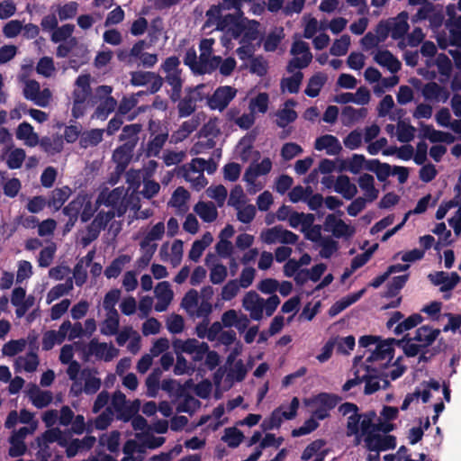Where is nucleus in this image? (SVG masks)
<instances>
[{
	"label": "nucleus",
	"mask_w": 461,
	"mask_h": 461,
	"mask_svg": "<svg viewBox=\"0 0 461 461\" xmlns=\"http://www.w3.org/2000/svg\"><path fill=\"white\" fill-rule=\"evenodd\" d=\"M240 285L237 279L228 281L221 289V298L224 301L232 300L240 291Z\"/></svg>",
	"instance_id": "obj_58"
},
{
	"label": "nucleus",
	"mask_w": 461,
	"mask_h": 461,
	"mask_svg": "<svg viewBox=\"0 0 461 461\" xmlns=\"http://www.w3.org/2000/svg\"><path fill=\"white\" fill-rule=\"evenodd\" d=\"M134 149V142L126 141L114 149L113 160L117 164L118 168L122 170L130 164Z\"/></svg>",
	"instance_id": "obj_7"
},
{
	"label": "nucleus",
	"mask_w": 461,
	"mask_h": 461,
	"mask_svg": "<svg viewBox=\"0 0 461 461\" xmlns=\"http://www.w3.org/2000/svg\"><path fill=\"white\" fill-rule=\"evenodd\" d=\"M326 441L324 439H316L310 443L303 451L301 456L302 461H308L313 456H317L321 450V448L325 446Z\"/></svg>",
	"instance_id": "obj_44"
},
{
	"label": "nucleus",
	"mask_w": 461,
	"mask_h": 461,
	"mask_svg": "<svg viewBox=\"0 0 461 461\" xmlns=\"http://www.w3.org/2000/svg\"><path fill=\"white\" fill-rule=\"evenodd\" d=\"M88 61V50L84 44L78 42L71 50V58L69 59V67L77 70L80 66Z\"/></svg>",
	"instance_id": "obj_16"
},
{
	"label": "nucleus",
	"mask_w": 461,
	"mask_h": 461,
	"mask_svg": "<svg viewBox=\"0 0 461 461\" xmlns=\"http://www.w3.org/2000/svg\"><path fill=\"white\" fill-rule=\"evenodd\" d=\"M366 162V158L362 154H354L349 160L348 167H346L344 166L345 162H342V165L339 170H348L352 174H358L360 170L364 167Z\"/></svg>",
	"instance_id": "obj_48"
},
{
	"label": "nucleus",
	"mask_w": 461,
	"mask_h": 461,
	"mask_svg": "<svg viewBox=\"0 0 461 461\" xmlns=\"http://www.w3.org/2000/svg\"><path fill=\"white\" fill-rule=\"evenodd\" d=\"M302 152L303 149L300 145L294 142H288L282 147L281 156L285 160H291Z\"/></svg>",
	"instance_id": "obj_62"
},
{
	"label": "nucleus",
	"mask_w": 461,
	"mask_h": 461,
	"mask_svg": "<svg viewBox=\"0 0 461 461\" xmlns=\"http://www.w3.org/2000/svg\"><path fill=\"white\" fill-rule=\"evenodd\" d=\"M377 419L376 411L374 410L367 411L361 413V420L359 422L360 437H368L376 432L375 420Z\"/></svg>",
	"instance_id": "obj_13"
},
{
	"label": "nucleus",
	"mask_w": 461,
	"mask_h": 461,
	"mask_svg": "<svg viewBox=\"0 0 461 461\" xmlns=\"http://www.w3.org/2000/svg\"><path fill=\"white\" fill-rule=\"evenodd\" d=\"M303 77V73L301 71H297L292 77L283 78L281 81V87H286L290 94H297L299 92Z\"/></svg>",
	"instance_id": "obj_37"
},
{
	"label": "nucleus",
	"mask_w": 461,
	"mask_h": 461,
	"mask_svg": "<svg viewBox=\"0 0 461 461\" xmlns=\"http://www.w3.org/2000/svg\"><path fill=\"white\" fill-rule=\"evenodd\" d=\"M73 289V280L71 277L68 278L65 283L58 284L53 286L48 293V302L50 303L59 297L67 294L70 290Z\"/></svg>",
	"instance_id": "obj_29"
},
{
	"label": "nucleus",
	"mask_w": 461,
	"mask_h": 461,
	"mask_svg": "<svg viewBox=\"0 0 461 461\" xmlns=\"http://www.w3.org/2000/svg\"><path fill=\"white\" fill-rule=\"evenodd\" d=\"M206 192L209 197L217 202L219 207H221L224 204L228 195L227 189L224 185H218L215 186H210Z\"/></svg>",
	"instance_id": "obj_49"
},
{
	"label": "nucleus",
	"mask_w": 461,
	"mask_h": 461,
	"mask_svg": "<svg viewBox=\"0 0 461 461\" xmlns=\"http://www.w3.org/2000/svg\"><path fill=\"white\" fill-rule=\"evenodd\" d=\"M74 29L75 25L70 23L64 24L61 27H57L51 34V41L55 43L61 41L66 42L70 38H73L71 35Z\"/></svg>",
	"instance_id": "obj_35"
},
{
	"label": "nucleus",
	"mask_w": 461,
	"mask_h": 461,
	"mask_svg": "<svg viewBox=\"0 0 461 461\" xmlns=\"http://www.w3.org/2000/svg\"><path fill=\"white\" fill-rule=\"evenodd\" d=\"M241 167L235 162H230L223 167V176L226 180L235 182L240 176Z\"/></svg>",
	"instance_id": "obj_60"
},
{
	"label": "nucleus",
	"mask_w": 461,
	"mask_h": 461,
	"mask_svg": "<svg viewBox=\"0 0 461 461\" xmlns=\"http://www.w3.org/2000/svg\"><path fill=\"white\" fill-rule=\"evenodd\" d=\"M318 427L319 422L313 417H312L306 420L301 427L293 429L292 436L300 437L310 434L311 432L314 431Z\"/></svg>",
	"instance_id": "obj_56"
},
{
	"label": "nucleus",
	"mask_w": 461,
	"mask_h": 461,
	"mask_svg": "<svg viewBox=\"0 0 461 461\" xmlns=\"http://www.w3.org/2000/svg\"><path fill=\"white\" fill-rule=\"evenodd\" d=\"M283 419L284 417L282 416L279 409H276L268 419L264 420L261 423V428L265 431L278 429L283 422Z\"/></svg>",
	"instance_id": "obj_52"
},
{
	"label": "nucleus",
	"mask_w": 461,
	"mask_h": 461,
	"mask_svg": "<svg viewBox=\"0 0 461 461\" xmlns=\"http://www.w3.org/2000/svg\"><path fill=\"white\" fill-rule=\"evenodd\" d=\"M165 232V225L162 221L156 223L151 230L147 233L144 239L140 241V246L141 249H146L150 246V242L159 240L162 239Z\"/></svg>",
	"instance_id": "obj_25"
},
{
	"label": "nucleus",
	"mask_w": 461,
	"mask_h": 461,
	"mask_svg": "<svg viewBox=\"0 0 461 461\" xmlns=\"http://www.w3.org/2000/svg\"><path fill=\"white\" fill-rule=\"evenodd\" d=\"M191 169L193 172H206L211 175L213 174L217 169V164L212 158L205 160L202 158H196L192 160Z\"/></svg>",
	"instance_id": "obj_31"
},
{
	"label": "nucleus",
	"mask_w": 461,
	"mask_h": 461,
	"mask_svg": "<svg viewBox=\"0 0 461 461\" xmlns=\"http://www.w3.org/2000/svg\"><path fill=\"white\" fill-rule=\"evenodd\" d=\"M131 258L127 255H121L114 258L111 264L106 267L104 275L107 278H116L122 272L123 266L130 262Z\"/></svg>",
	"instance_id": "obj_21"
},
{
	"label": "nucleus",
	"mask_w": 461,
	"mask_h": 461,
	"mask_svg": "<svg viewBox=\"0 0 461 461\" xmlns=\"http://www.w3.org/2000/svg\"><path fill=\"white\" fill-rule=\"evenodd\" d=\"M113 421V411L106 408L95 420V426L99 430L106 429Z\"/></svg>",
	"instance_id": "obj_64"
},
{
	"label": "nucleus",
	"mask_w": 461,
	"mask_h": 461,
	"mask_svg": "<svg viewBox=\"0 0 461 461\" xmlns=\"http://www.w3.org/2000/svg\"><path fill=\"white\" fill-rule=\"evenodd\" d=\"M342 398L337 394L330 393H320L311 398L304 399L306 406H321L329 411L334 409Z\"/></svg>",
	"instance_id": "obj_6"
},
{
	"label": "nucleus",
	"mask_w": 461,
	"mask_h": 461,
	"mask_svg": "<svg viewBox=\"0 0 461 461\" xmlns=\"http://www.w3.org/2000/svg\"><path fill=\"white\" fill-rule=\"evenodd\" d=\"M321 247L320 256L323 258H330L339 249V244L331 237H324L319 243Z\"/></svg>",
	"instance_id": "obj_45"
},
{
	"label": "nucleus",
	"mask_w": 461,
	"mask_h": 461,
	"mask_svg": "<svg viewBox=\"0 0 461 461\" xmlns=\"http://www.w3.org/2000/svg\"><path fill=\"white\" fill-rule=\"evenodd\" d=\"M424 318L420 313H412L408 318L399 322L394 328L395 335H400L404 331L410 330L423 321Z\"/></svg>",
	"instance_id": "obj_24"
},
{
	"label": "nucleus",
	"mask_w": 461,
	"mask_h": 461,
	"mask_svg": "<svg viewBox=\"0 0 461 461\" xmlns=\"http://www.w3.org/2000/svg\"><path fill=\"white\" fill-rule=\"evenodd\" d=\"M190 198L189 192L183 186H178L173 193L171 204L174 207L181 208Z\"/></svg>",
	"instance_id": "obj_57"
},
{
	"label": "nucleus",
	"mask_w": 461,
	"mask_h": 461,
	"mask_svg": "<svg viewBox=\"0 0 461 461\" xmlns=\"http://www.w3.org/2000/svg\"><path fill=\"white\" fill-rule=\"evenodd\" d=\"M104 132V130L103 129H92L83 132L79 139L80 147L86 149L90 146H97L103 140Z\"/></svg>",
	"instance_id": "obj_19"
},
{
	"label": "nucleus",
	"mask_w": 461,
	"mask_h": 461,
	"mask_svg": "<svg viewBox=\"0 0 461 461\" xmlns=\"http://www.w3.org/2000/svg\"><path fill=\"white\" fill-rule=\"evenodd\" d=\"M367 109L365 107L356 109L353 106L347 105L341 112V122L345 126H350L353 123L366 118Z\"/></svg>",
	"instance_id": "obj_11"
},
{
	"label": "nucleus",
	"mask_w": 461,
	"mask_h": 461,
	"mask_svg": "<svg viewBox=\"0 0 461 461\" xmlns=\"http://www.w3.org/2000/svg\"><path fill=\"white\" fill-rule=\"evenodd\" d=\"M194 211L204 222H212L218 216L216 206L212 202L200 201L194 205Z\"/></svg>",
	"instance_id": "obj_15"
},
{
	"label": "nucleus",
	"mask_w": 461,
	"mask_h": 461,
	"mask_svg": "<svg viewBox=\"0 0 461 461\" xmlns=\"http://www.w3.org/2000/svg\"><path fill=\"white\" fill-rule=\"evenodd\" d=\"M167 137L168 133L164 132L156 135L151 140H149L146 151L147 157H158L165 142L167 141Z\"/></svg>",
	"instance_id": "obj_27"
},
{
	"label": "nucleus",
	"mask_w": 461,
	"mask_h": 461,
	"mask_svg": "<svg viewBox=\"0 0 461 461\" xmlns=\"http://www.w3.org/2000/svg\"><path fill=\"white\" fill-rule=\"evenodd\" d=\"M141 128L142 126L140 123L125 125L119 136V140L134 142V147H136L139 141L138 134L140 132Z\"/></svg>",
	"instance_id": "obj_30"
},
{
	"label": "nucleus",
	"mask_w": 461,
	"mask_h": 461,
	"mask_svg": "<svg viewBox=\"0 0 461 461\" xmlns=\"http://www.w3.org/2000/svg\"><path fill=\"white\" fill-rule=\"evenodd\" d=\"M116 104L117 102L113 96H106L95 108L92 118L100 119L102 121L106 120L108 115L114 111Z\"/></svg>",
	"instance_id": "obj_18"
},
{
	"label": "nucleus",
	"mask_w": 461,
	"mask_h": 461,
	"mask_svg": "<svg viewBox=\"0 0 461 461\" xmlns=\"http://www.w3.org/2000/svg\"><path fill=\"white\" fill-rule=\"evenodd\" d=\"M237 90L230 86L218 87L208 99V105L212 110L223 111L236 96Z\"/></svg>",
	"instance_id": "obj_2"
},
{
	"label": "nucleus",
	"mask_w": 461,
	"mask_h": 461,
	"mask_svg": "<svg viewBox=\"0 0 461 461\" xmlns=\"http://www.w3.org/2000/svg\"><path fill=\"white\" fill-rule=\"evenodd\" d=\"M161 370L159 368H154L152 372L146 378V386L148 395L149 397H155L159 388V379L161 376Z\"/></svg>",
	"instance_id": "obj_36"
},
{
	"label": "nucleus",
	"mask_w": 461,
	"mask_h": 461,
	"mask_svg": "<svg viewBox=\"0 0 461 461\" xmlns=\"http://www.w3.org/2000/svg\"><path fill=\"white\" fill-rule=\"evenodd\" d=\"M244 434L235 427L226 428L221 440L226 442L231 448L238 447L244 439Z\"/></svg>",
	"instance_id": "obj_23"
},
{
	"label": "nucleus",
	"mask_w": 461,
	"mask_h": 461,
	"mask_svg": "<svg viewBox=\"0 0 461 461\" xmlns=\"http://www.w3.org/2000/svg\"><path fill=\"white\" fill-rule=\"evenodd\" d=\"M387 339L391 347L396 345L401 348L407 357H414L419 355V348L416 344H407L405 343V339H397L394 338H389Z\"/></svg>",
	"instance_id": "obj_41"
},
{
	"label": "nucleus",
	"mask_w": 461,
	"mask_h": 461,
	"mask_svg": "<svg viewBox=\"0 0 461 461\" xmlns=\"http://www.w3.org/2000/svg\"><path fill=\"white\" fill-rule=\"evenodd\" d=\"M119 350L113 345L108 346L105 342H99L97 339H93L88 344L86 357L95 356L98 359H104L108 362L117 357Z\"/></svg>",
	"instance_id": "obj_4"
},
{
	"label": "nucleus",
	"mask_w": 461,
	"mask_h": 461,
	"mask_svg": "<svg viewBox=\"0 0 461 461\" xmlns=\"http://www.w3.org/2000/svg\"><path fill=\"white\" fill-rule=\"evenodd\" d=\"M200 100H202L201 97L186 95L177 104L179 117L183 118L191 115L195 110V103Z\"/></svg>",
	"instance_id": "obj_22"
},
{
	"label": "nucleus",
	"mask_w": 461,
	"mask_h": 461,
	"mask_svg": "<svg viewBox=\"0 0 461 461\" xmlns=\"http://www.w3.org/2000/svg\"><path fill=\"white\" fill-rule=\"evenodd\" d=\"M282 230V225H276L272 228L266 229L261 232L260 238L262 241L266 244H275L276 242H279Z\"/></svg>",
	"instance_id": "obj_42"
},
{
	"label": "nucleus",
	"mask_w": 461,
	"mask_h": 461,
	"mask_svg": "<svg viewBox=\"0 0 461 461\" xmlns=\"http://www.w3.org/2000/svg\"><path fill=\"white\" fill-rule=\"evenodd\" d=\"M242 306L250 312L253 321H261L263 318L265 299L255 291L248 292L242 300Z\"/></svg>",
	"instance_id": "obj_3"
},
{
	"label": "nucleus",
	"mask_w": 461,
	"mask_h": 461,
	"mask_svg": "<svg viewBox=\"0 0 461 461\" xmlns=\"http://www.w3.org/2000/svg\"><path fill=\"white\" fill-rule=\"evenodd\" d=\"M236 210L238 211L237 219L242 223H250L256 216V207L253 204H247Z\"/></svg>",
	"instance_id": "obj_59"
},
{
	"label": "nucleus",
	"mask_w": 461,
	"mask_h": 461,
	"mask_svg": "<svg viewBox=\"0 0 461 461\" xmlns=\"http://www.w3.org/2000/svg\"><path fill=\"white\" fill-rule=\"evenodd\" d=\"M276 115L277 117L276 122V125L280 128H285L286 125L294 122L298 117L297 113L289 108H284L277 111Z\"/></svg>",
	"instance_id": "obj_39"
},
{
	"label": "nucleus",
	"mask_w": 461,
	"mask_h": 461,
	"mask_svg": "<svg viewBox=\"0 0 461 461\" xmlns=\"http://www.w3.org/2000/svg\"><path fill=\"white\" fill-rule=\"evenodd\" d=\"M86 196L78 194L66 205L62 212L68 217L78 218L80 212L85 205Z\"/></svg>",
	"instance_id": "obj_26"
},
{
	"label": "nucleus",
	"mask_w": 461,
	"mask_h": 461,
	"mask_svg": "<svg viewBox=\"0 0 461 461\" xmlns=\"http://www.w3.org/2000/svg\"><path fill=\"white\" fill-rule=\"evenodd\" d=\"M365 446L370 452L379 453L393 449L396 447V437L393 435H381L374 433L364 438Z\"/></svg>",
	"instance_id": "obj_1"
},
{
	"label": "nucleus",
	"mask_w": 461,
	"mask_h": 461,
	"mask_svg": "<svg viewBox=\"0 0 461 461\" xmlns=\"http://www.w3.org/2000/svg\"><path fill=\"white\" fill-rule=\"evenodd\" d=\"M227 267L222 264H215L210 271V281L213 285L221 284L227 277Z\"/></svg>",
	"instance_id": "obj_53"
},
{
	"label": "nucleus",
	"mask_w": 461,
	"mask_h": 461,
	"mask_svg": "<svg viewBox=\"0 0 461 461\" xmlns=\"http://www.w3.org/2000/svg\"><path fill=\"white\" fill-rule=\"evenodd\" d=\"M314 148L317 150L326 149L328 155L333 156L338 155L341 150L342 147L337 137L325 134L315 140Z\"/></svg>",
	"instance_id": "obj_8"
},
{
	"label": "nucleus",
	"mask_w": 461,
	"mask_h": 461,
	"mask_svg": "<svg viewBox=\"0 0 461 461\" xmlns=\"http://www.w3.org/2000/svg\"><path fill=\"white\" fill-rule=\"evenodd\" d=\"M54 64L51 58L49 57H43L40 59L37 66H36V71L38 74L42 75L46 77H49L51 76L52 72L54 71Z\"/></svg>",
	"instance_id": "obj_61"
},
{
	"label": "nucleus",
	"mask_w": 461,
	"mask_h": 461,
	"mask_svg": "<svg viewBox=\"0 0 461 461\" xmlns=\"http://www.w3.org/2000/svg\"><path fill=\"white\" fill-rule=\"evenodd\" d=\"M155 77V72L151 71H133L131 72V84L134 86H145L151 82Z\"/></svg>",
	"instance_id": "obj_46"
},
{
	"label": "nucleus",
	"mask_w": 461,
	"mask_h": 461,
	"mask_svg": "<svg viewBox=\"0 0 461 461\" xmlns=\"http://www.w3.org/2000/svg\"><path fill=\"white\" fill-rule=\"evenodd\" d=\"M312 54L303 55L302 58L294 57L289 60L286 70L289 73H293L296 68H304L309 66V64L312 62Z\"/></svg>",
	"instance_id": "obj_55"
},
{
	"label": "nucleus",
	"mask_w": 461,
	"mask_h": 461,
	"mask_svg": "<svg viewBox=\"0 0 461 461\" xmlns=\"http://www.w3.org/2000/svg\"><path fill=\"white\" fill-rule=\"evenodd\" d=\"M221 131L217 126V119H210L198 131V137L216 138L220 135Z\"/></svg>",
	"instance_id": "obj_47"
},
{
	"label": "nucleus",
	"mask_w": 461,
	"mask_h": 461,
	"mask_svg": "<svg viewBox=\"0 0 461 461\" xmlns=\"http://www.w3.org/2000/svg\"><path fill=\"white\" fill-rule=\"evenodd\" d=\"M361 420V413L355 412L348 418L347 422V435L355 436L356 445L360 443V429L359 422Z\"/></svg>",
	"instance_id": "obj_33"
},
{
	"label": "nucleus",
	"mask_w": 461,
	"mask_h": 461,
	"mask_svg": "<svg viewBox=\"0 0 461 461\" xmlns=\"http://www.w3.org/2000/svg\"><path fill=\"white\" fill-rule=\"evenodd\" d=\"M201 406V402L190 394H186L184 401L176 408L178 412H185L192 415Z\"/></svg>",
	"instance_id": "obj_40"
},
{
	"label": "nucleus",
	"mask_w": 461,
	"mask_h": 461,
	"mask_svg": "<svg viewBox=\"0 0 461 461\" xmlns=\"http://www.w3.org/2000/svg\"><path fill=\"white\" fill-rule=\"evenodd\" d=\"M375 61L386 67L391 73H396L401 69L402 64L388 50H379L374 57Z\"/></svg>",
	"instance_id": "obj_10"
},
{
	"label": "nucleus",
	"mask_w": 461,
	"mask_h": 461,
	"mask_svg": "<svg viewBox=\"0 0 461 461\" xmlns=\"http://www.w3.org/2000/svg\"><path fill=\"white\" fill-rule=\"evenodd\" d=\"M245 203V194L241 185H236L231 190L228 200V205L240 209Z\"/></svg>",
	"instance_id": "obj_43"
},
{
	"label": "nucleus",
	"mask_w": 461,
	"mask_h": 461,
	"mask_svg": "<svg viewBox=\"0 0 461 461\" xmlns=\"http://www.w3.org/2000/svg\"><path fill=\"white\" fill-rule=\"evenodd\" d=\"M26 346L24 339L10 340L5 343L2 348L4 355L8 357H14L18 353L22 352Z\"/></svg>",
	"instance_id": "obj_51"
},
{
	"label": "nucleus",
	"mask_w": 461,
	"mask_h": 461,
	"mask_svg": "<svg viewBox=\"0 0 461 461\" xmlns=\"http://www.w3.org/2000/svg\"><path fill=\"white\" fill-rule=\"evenodd\" d=\"M350 45V37L348 34H343L339 39L334 41L330 49V53L332 56H344L348 50Z\"/></svg>",
	"instance_id": "obj_34"
},
{
	"label": "nucleus",
	"mask_w": 461,
	"mask_h": 461,
	"mask_svg": "<svg viewBox=\"0 0 461 461\" xmlns=\"http://www.w3.org/2000/svg\"><path fill=\"white\" fill-rule=\"evenodd\" d=\"M328 77L322 72L315 73L308 82L304 93L309 97H316L319 95L321 89L327 82Z\"/></svg>",
	"instance_id": "obj_17"
},
{
	"label": "nucleus",
	"mask_w": 461,
	"mask_h": 461,
	"mask_svg": "<svg viewBox=\"0 0 461 461\" xmlns=\"http://www.w3.org/2000/svg\"><path fill=\"white\" fill-rule=\"evenodd\" d=\"M60 429L59 428H52L47 429L42 433L41 438H38V445L41 447H47L48 444L57 442L59 439Z\"/></svg>",
	"instance_id": "obj_54"
},
{
	"label": "nucleus",
	"mask_w": 461,
	"mask_h": 461,
	"mask_svg": "<svg viewBox=\"0 0 461 461\" xmlns=\"http://www.w3.org/2000/svg\"><path fill=\"white\" fill-rule=\"evenodd\" d=\"M71 194V189L65 185L61 188H55L51 192V195L47 200L48 206L53 208L54 212H58L61 209L65 202L68 199Z\"/></svg>",
	"instance_id": "obj_14"
},
{
	"label": "nucleus",
	"mask_w": 461,
	"mask_h": 461,
	"mask_svg": "<svg viewBox=\"0 0 461 461\" xmlns=\"http://www.w3.org/2000/svg\"><path fill=\"white\" fill-rule=\"evenodd\" d=\"M41 148L47 153L56 154L63 149L62 136L56 134L53 138L42 137L40 141Z\"/></svg>",
	"instance_id": "obj_20"
},
{
	"label": "nucleus",
	"mask_w": 461,
	"mask_h": 461,
	"mask_svg": "<svg viewBox=\"0 0 461 461\" xmlns=\"http://www.w3.org/2000/svg\"><path fill=\"white\" fill-rule=\"evenodd\" d=\"M398 132L397 139L399 141L408 143L411 141L415 137L416 129L410 123H406L403 121L398 122Z\"/></svg>",
	"instance_id": "obj_32"
},
{
	"label": "nucleus",
	"mask_w": 461,
	"mask_h": 461,
	"mask_svg": "<svg viewBox=\"0 0 461 461\" xmlns=\"http://www.w3.org/2000/svg\"><path fill=\"white\" fill-rule=\"evenodd\" d=\"M441 330L439 329H434L429 325H422L418 328L415 331V335L413 339L419 342L416 344L419 348V352L422 348H427L436 341L438 337L439 336Z\"/></svg>",
	"instance_id": "obj_5"
},
{
	"label": "nucleus",
	"mask_w": 461,
	"mask_h": 461,
	"mask_svg": "<svg viewBox=\"0 0 461 461\" xmlns=\"http://www.w3.org/2000/svg\"><path fill=\"white\" fill-rule=\"evenodd\" d=\"M78 5L77 2H69L59 8L58 14L61 21L71 19L76 16Z\"/></svg>",
	"instance_id": "obj_63"
},
{
	"label": "nucleus",
	"mask_w": 461,
	"mask_h": 461,
	"mask_svg": "<svg viewBox=\"0 0 461 461\" xmlns=\"http://www.w3.org/2000/svg\"><path fill=\"white\" fill-rule=\"evenodd\" d=\"M26 158L24 149L16 148L8 155L6 165L10 169H18L23 166Z\"/></svg>",
	"instance_id": "obj_38"
},
{
	"label": "nucleus",
	"mask_w": 461,
	"mask_h": 461,
	"mask_svg": "<svg viewBox=\"0 0 461 461\" xmlns=\"http://www.w3.org/2000/svg\"><path fill=\"white\" fill-rule=\"evenodd\" d=\"M155 295L158 300L167 301L171 303L174 293L167 281L159 282L155 287Z\"/></svg>",
	"instance_id": "obj_50"
},
{
	"label": "nucleus",
	"mask_w": 461,
	"mask_h": 461,
	"mask_svg": "<svg viewBox=\"0 0 461 461\" xmlns=\"http://www.w3.org/2000/svg\"><path fill=\"white\" fill-rule=\"evenodd\" d=\"M334 191L341 194L346 200H351L357 194V186L350 182L346 175H340L337 177L334 185Z\"/></svg>",
	"instance_id": "obj_9"
},
{
	"label": "nucleus",
	"mask_w": 461,
	"mask_h": 461,
	"mask_svg": "<svg viewBox=\"0 0 461 461\" xmlns=\"http://www.w3.org/2000/svg\"><path fill=\"white\" fill-rule=\"evenodd\" d=\"M379 360H384L388 357L387 363L384 367H387L393 357L394 348L390 346L388 339L379 340L375 350L373 351Z\"/></svg>",
	"instance_id": "obj_28"
},
{
	"label": "nucleus",
	"mask_w": 461,
	"mask_h": 461,
	"mask_svg": "<svg viewBox=\"0 0 461 461\" xmlns=\"http://www.w3.org/2000/svg\"><path fill=\"white\" fill-rule=\"evenodd\" d=\"M358 185L365 192L367 202L372 203L377 199L379 190L375 187L374 176L370 174H363L358 178Z\"/></svg>",
	"instance_id": "obj_12"
}]
</instances>
